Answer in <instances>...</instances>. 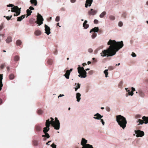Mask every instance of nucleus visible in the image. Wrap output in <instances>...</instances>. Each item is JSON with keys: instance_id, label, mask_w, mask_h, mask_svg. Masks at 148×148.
<instances>
[{"instance_id": "nucleus-56", "label": "nucleus", "mask_w": 148, "mask_h": 148, "mask_svg": "<svg viewBox=\"0 0 148 148\" xmlns=\"http://www.w3.org/2000/svg\"><path fill=\"white\" fill-rule=\"evenodd\" d=\"M76 1V0H71V1L72 3H74Z\"/></svg>"}, {"instance_id": "nucleus-31", "label": "nucleus", "mask_w": 148, "mask_h": 148, "mask_svg": "<svg viewBox=\"0 0 148 148\" xmlns=\"http://www.w3.org/2000/svg\"><path fill=\"white\" fill-rule=\"evenodd\" d=\"M48 64L49 65H51L53 63V61L51 59H49L47 61Z\"/></svg>"}, {"instance_id": "nucleus-29", "label": "nucleus", "mask_w": 148, "mask_h": 148, "mask_svg": "<svg viewBox=\"0 0 148 148\" xmlns=\"http://www.w3.org/2000/svg\"><path fill=\"white\" fill-rule=\"evenodd\" d=\"M9 77L10 79H13L14 77V75L13 74H11L9 75Z\"/></svg>"}, {"instance_id": "nucleus-59", "label": "nucleus", "mask_w": 148, "mask_h": 148, "mask_svg": "<svg viewBox=\"0 0 148 148\" xmlns=\"http://www.w3.org/2000/svg\"><path fill=\"white\" fill-rule=\"evenodd\" d=\"M60 10L62 11H64L65 10L64 8H62Z\"/></svg>"}, {"instance_id": "nucleus-3", "label": "nucleus", "mask_w": 148, "mask_h": 148, "mask_svg": "<svg viewBox=\"0 0 148 148\" xmlns=\"http://www.w3.org/2000/svg\"><path fill=\"white\" fill-rule=\"evenodd\" d=\"M51 120L50 121V123L51 125L54 127L56 130H58L60 128V123L59 121L57 118H55V121H54V119L52 117L50 118Z\"/></svg>"}, {"instance_id": "nucleus-10", "label": "nucleus", "mask_w": 148, "mask_h": 148, "mask_svg": "<svg viewBox=\"0 0 148 148\" xmlns=\"http://www.w3.org/2000/svg\"><path fill=\"white\" fill-rule=\"evenodd\" d=\"M45 33H46L47 35H49L51 33L50 27L46 25H45Z\"/></svg>"}, {"instance_id": "nucleus-22", "label": "nucleus", "mask_w": 148, "mask_h": 148, "mask_svg": "<svg viewBox=\"0 0 148 148\" xmlns=\"http://www.w3.org/2000/svg\"><path fill=\"white\" fill-rule=\"evenodd\" d=\"M30 2L32 4H34V5L36 6L37 4L36 0H30Z\"/></svg>"}, {"instance_id": "nucleus-6", "label": "nucleus", "mask_w": 148, "mask_h": 148, "mask_svg": "<svg viewBox=\"0 0 148 148\" xmlns=\"http://www.w3.org/2000/svg\"><path fill=\"white\" fill-rule=\"evenodd\" d=\"M11 9V12L16 13V14H14V16H18L21 13L20 9L17 6H14Z\"/></svg>"}, {"instance_id": "nucleus-50", "label": "nucleus", "mask_w": 148, "mask_h": 148, "mask_svg": "<svg viewBox=\"0 0 148 148\" xmlns=\"http://www.w3.org/2000/svg\"><path fill=\"white\" fill-rule=\"evenodd\" d=\"M132 56L133 57H136V55L135 54V53L133 52L132 53Z\"/></svg>"}, {"instance_id": "nucleus-54", "label": "nucleus", "mask_w": 148, "mask_h": 148, "mask_svg": "<svg viewBox=\"0 0 148 148\" xmlns=\"http://www.w3.org/2000/svg\"><path fill=\"white\" fill-rule=\"evenodd\" d=\"M80 84H79V83H78L77 88H80Z\"/></svg>"}, {"instance_id": "nucleus-51", "label": "nucleus", "mask_w": 148, "mask_h": 148, "mask_svg": "<svg viewBox=\"0 0 148 148\" xmlns=\"http://www.w3.org/2000/svg\"><path fill=\"white\" fill-rule=\"evenodd\" d=\"M93 50L91 49H88V51L90 53H91L92 52Z\"/></svg>"}, {"instance_id": "nucleus-42", "label": "nucleus", "mask_w": 148, "mask_h": 148, "mask_svg": "<svg viewBox=\"0 0 148 148\" xmlns=\"http://www.w3.org/2000/svg\"><path fill=\"white\" fill-rule=\"evenodd\" d=\"M51 147L53 148H56V145L53 143L51 145Z\"/></svg>"}, {"instance_id": "nucleus-58", "label": "nucleus", "mask_w": 148, "mask_h": 148, "mask_svg": "<svg viewBox=\"0 0 148 148\" xmlns=\"http://www.w3.org/2000/svg\"><path fill=\"white\" fill-rule=\"evenodd\" d=\"M3 101L2 99H0V105L2 103Z\"/></svg>"}, {"instance_id": "nucleus-45", "label": "nucleus", "mask_w": 148, "mask_h": 148, "mask_svg": "<svg viewBox=\"0 0 148 148\" xmlns=\"http://www.w3.org/2000/svg\"><path fill=\"white\" fill-rule=\"evenodd\" d=\"M114 68L112 66H110L108 67V69L110 70H112L114 69Z\"/></svg>"}, {"instance_id": "nucleus-64", "label": "nucleus", "mask_w": 148, "mask_h": 148, "mask_svg": "<svg viewBox=\"0 0 148 148\" xmlns=\"http://www.w3.org/2000/svg\"><path fill=\"white\" fill-rule=\"evenodd\" d=\"M44 140H46V137H44L43 139Z\"/></svg>"}, {"instance_id": "nucleus-35", "label": "nucleus", "mask_w": 148, "mask_h": 148, "mask_svg": "<svg viewBox=\"0 0 148 148\" xmlns=\"http://www.w3.org/2000/svg\"><path fill=\"white\" fill-rule=\"evenodd\" d=\"M33 144L34 146H37L38 144V141L36 140H34L33 141Z\"/></svg>"}, {"instance_id": "nucleus-53", "label": "nucleus", "mask_w": 148, "mask_h": 148, "mask_svg": "<svg viewBox=\"0 0 148 148\" xmlns=\"http://www.w3.org/2000/svg\"><path fill=\"white\" fill-rule=\"evenodd\" d=\"M101 121L102 122V124L104 125L105 123L103 121V120L102 119H101Z\"/></svg>"}, {"instance_id": "nucleus-12", "label": "nucleus", "mask_w": 148, "mask_h": 148, "mask_svg": "<svg viewBox=\"0 0 148 148\" xmlns=\"http://www.w3.org/2000/svg\"><path fill=\"white\" fill-rule=\"evenodd\" d=\"M92 2V0H86L85 4V7L87 8L88 6H90Z\"/></svg>"}, {"instance_id": "nucleus-63", "label": "nucleus", "mask_w": 148, "mask_h": 148, "mask_svg": "<svg viewBox=\"0 0 148 148\" xmlns=\"http://www.w3.org/2000/svg\"><path fill=\"white\" fill-rule=\"evenodd\" d=\"M91 62L90 61H88V65L90 64H91Z\"/></svg>"}, {"instance_id": "nucleus-15", "label": "nucleus", "mask_w": 148, "mask_h": 148, "mask_svg": "<svg viewBox=\"0 0 148 148\" xmlns=\"http://www.w3.org/2000/svg\"><path fill=\"white\" fill-rule=\"evenodd\" d=\"M87 21L85 20L83 23V27L85 29L88 28L89 26V25L87 24Z\"/></svg>"}, {"instance_id": "nucleus-17", "label": "nucleus", "mask_w": 148, "mask_h": 148, "mask_svg": "<svg viewBox=\"0 0 148 148\" xmlns=\"http://www.w3.org/2000/svg\"><path fill=\"white\" fill-rule=\"evenodd\" d=\"M70 73V71L69 70L66 71V73L64 75L67 79H69V78Z\"/></svg>"}, {"instance_id": "nucleus-4", "label": "nucleus", "mask_w": 148, "mask_h": 148, "mask_svg": "<svg viewBox=\"0 0 148 148\" xmlns=\"http://www.w3.org/2000/svg\"><path fill=\"white\" fill-rule=\"evenodd\" d=\"M78 72L79 75H78L79 77L81 78H85L86 77V72L83 67H81L80 66H78L77 68Z\"/></svg>"}, {"instance_id": "nucleus-37", "label": "nucleus", "mask_w": 148, "mask_h": 148, "mask_svg": "<svg viewBox=\"0 0 148 148\" xmlns=\"http://www.w3.org/2000/svg\"><path fill=\"white\" fill-rule=\"evenodd\" d=\"M109 18L111 20H113L115 19V17L114 16L111 15L110 16Z\"/></svg>"}, {"instance_id": "nucleus-5", "label": "nucleus", "mask_w": 148, "mask_h": 148, "mask_svg": "<svg viewBox=\"0 0 148 148\" xmlns=\"http://www.w3.org/2000/svg\"><path fill=\"white\" fill-rule=\"evenodd\" d=\"M87 140L84 138H82V140L81 145L83 146L82 148H94L92 146L89 144H86Z\"/></svg>"}, {"instance_id": "nucleus-1", "label": "nucleus", "mask_w": 148, "mask_h": 148, "mask_svg": "<svg viewBox=\"0 0 148 148\" xmlns=\"http://www.w3.org/2000/svg\"><path fill=\"white\" fill-rule=\"evenodd\" d=\"M108 45H110L107 50H104L101 53V56L103 57L112 56L116 54L117 51L123 46L122 41L116 42L115 40H110L107 43Z\"/></svg>"}, {"instance_id": "nucleus-33", "label": "nucleus", "mask_w": 148, "mask_h": 148, "mask_svg": "<svg viewBox=\"0 0 148 148\" xmlns=\"http://www.w3.org/2000/svg\"><path fill=\"white\" fill-rule=\"evenodd\" d=\"M19 57L17 56H15L14 58V60L15 61H18L19 60Z\"/></svg>"}, {"instance_id": "nucleus-18", "label": "nucleus", "mask_w": 148, "mask_h": 148, "mask_svg": "<svg viewBox=\"0 0 148 148\" xmlns=\"http://www.w3.org/2000/svg\"><path fill=\"white\" fill-rule=\"evenodd\" d=\"M26 16L25 14L24 15H22L21 16L18 17L17 18V21H21L22 19H23L24 18H25Z\"/></svg>"}, {"instance_id": "nucleus-28", "label": "nucleus", "mask_w": 148, "mask_h": 148, "mask_svg": "<svg viewBox=\"0 0 148 148\" xmlns=\"http://www.w3.org/2000/svg\"><path fill=\"white\" fill-rule=\"evenodd\" d=\"M106 12L105 11L103 12L99 16L100 18H103L104 16L106 14Z\"/></svg>"}, {"instance_id": "nucleus-34", "label": "nucleus", "mask_w": 148, "mask_h": 148, "mask_svg": "<svg viewBox=\"0 0 148 148\" xmlns=\"http://www.w3.org/2000/svg\"><path fill=\"white\" fill-rule=\"evenodd\" d=\"M97 34L96 33L93 32L91 36L92 38L93 39L94 38L97 36Z\"/></svg>"}, {"instance_id": "nucleus-38", "label": "nucleus", "mask_w": 148, "mask_h": 148, "mask_svg": "<svg viewBox=\"0 0 148 148\" xmlns=\"http://www.w3.org/2000/svg\"><path fill=\"white\" fill-rule=\"evenodd\" d=\"M138 121L139 123V124H142L144 123L143 120H141L140 119L138 120Z\"/></svg>"}, {"instance_id": "nucleus-7", "label": "nucleus", "mask_w": 148, "mask_h": 148, "mask_svg": "<svg viewBox=\"0 0 148 148\" xmlns=\"http://www.w3.org/2000/svg\"><path fill=\"white\" fill-rule=\"evenodd\" d=\"M50 119H49L47 120L46 121L45 123V125L46 127H44L43 130V132L44 133H47L49 130V127L50 125L51 124V123H50Z\"/></svg>"}, {"instance_id": "nucleus-48", "label": "nucleus", "mask_w": 148, "mask_h": 148, "mask_svg": "<svg viewBox=\"0 0 148 148\" xmlns=\"http://www.w3.org/2000/svg\"><path fill=\"white\" fill-rule=\"evenodd\" d=\"M106 110L108 112H109L110 110V108L108 107H106Z\"/></svg>"}, {"instance_id": "nucleus-19", "label": "nucleus", "mask_w": 148, "mask_h": 148, "mask_svg": "<svg viewBox=\"0 0 148 148\" xmlns=\"http://www.w3.org/2000/svg\"><path fill=\"white\" fill-rule=\"evenodd\" d=\"M81 94L79 93H77L76 94V97L77 98V101L78 102H79L80 101V100L81 98H80V96H81Z\"/></svg>"}, {"instance_id": "nucleus-14", "label": "nucleus", "mask_w": 148, "mask_h": 148, "mask_svg": "<svg viewBox=\"0 0 148 148\" xmlns=\"http://www.w3.org/2000/svg\"><path fill=\"white\" fill-rule=\"evenodd\" d=\"M3 79V75L0 74V91L2 89V87L3 86L2 82V79Z\"/></svg>"}, {"instance_id": "nucleus-49", "label": "nucleus", "mask_w": 148, "mask_h": 148, "mask_svg": "<svg viewBox=\"0 0 148 148\" xmlns=\"http://www.w3.org/2000/svg\"><path fill=\"white\" fill-rule=\"evenodd\" d=\"M14 6V5L12 4H9L7 5V6L8 7H12Z\"/></svg>"}, {"instance_id": "nucleus-30", "label": "nucleus", "mask_w": 148, "mask_h": 148, "mask_svg": "<svg viewBox=\"0 0 148 148\" xmlns=\"http://www.w3.org/2000/svg\"><path fill=\"white\" fill-rule=\"evenodd\" d=\"M22 43V42L20 40H17L16 42V45H20Z\"/></svg>"}, {"instance_id": "nucleus-16", "label": "nucleus", "mask_w": 148, "mask_h": 148, "mask_svg": "<svg viewBox=\"0 0 148 148\" xmlns=\"http://www.w3.org/2000/svg\"><path fill=\"white\" fill-rule=\"evenodd\" d=\"M99 31V28L98 27H95L94 28L92 29L90 32V33H91L92 32H98Z\"/></svg>"}, {"instance_id": "nucleus-39", "label": "nucleus", "mask_w": 148, "mask_h": 148, "mask_svg": "<svg viewBox=\"0 0 148 148\" xmlns=\"http://www.w3.org/2000/svg\"><path fill=\"white\" fill-rule=\"evenodd\" d=\"M42 111L41 110H39L37 111L38 114H41L42 113Z\"/></svg>"}, {"instance_id": "nucleus-9", "label": "nucleus", "mask_w": 148, "mask_h": 148, "mask_svg": "<svg viewBox=\"0 0 148 148\" xmlns=\"http://www.w3.org/2000/svg\"><path fill=\"white\" fill-rule=\"evenodd\" d=\"M135 133L136 134V136L137 137H142L144 135V132L140 130L135 131Z\"/></svg>"}, {"instance_id": "nucleus-13", "label": "nucleus", "mask_w": 148, "mask_h": 148, "mask_svg": "<svg viewBox=\"0 0 148 148\" xmlns=\"http://www.w3.org/2000/svg\"><path fill=\"white\" fill-rule=\"evenodd\" d=\"M94 116H96V117H94V118L96 119H101L103 117V116L101 115L99 113H97L94 115Z\"/></svg>"}, {"instance_id": "nucleus-11", "label": "nucleus", "mask_w": 148, "mask_h": 148, "mask_svg": "<svg viewBox=\"0 0 148 148\" xmlns=\"http://www.w3.org/2000/svg\"><path fill=\"white\" fill-rule=\"evenodd\" d=\"M96 10L91 9L88 12V13L89 15H94L97 13Z\"/></svg>"}, {"instance_id": "nucleus-43", "label": "nucleus", "mask_w": 148, "mask_h": 148, "mask_svg": "<svg viewBox=\"0 0 148 148\" xmlns=\"http://www.w3.org/2000/svg\"><path fill=\"white\" fill-rule=\"evenodd\" d=\"M126 13L125 12H124L122 14V17H124V18H125L126 17Z\"/></svg>"}, {"instance_id": "nucleus-25", "label": "nucleus", "mask_w": 148, "mask_h": 148, "mask_svg": "<svg viewBox=\"0 0 148 148\" xmlns=\"http://www.w3.org/2000/svg\"><path fill=\"white\" fill-rule=\"evenodd\" d=\"M35 34L36 35H39L41 34V32L39 30H37L35 31Z\"/></svg>"}, {"instance_id": "nucleus-23", "label": "nucleus", "mask_w": 148, "mask_h": 148, "mask_svg": "<svg viewBox=\"0 0 148 148\" xmlns=\"http://www.w3.org/2000/svg\"><path fill=\"white\" fill-rule=\"evenodd\" d=\"M36 130L37 131H40L42 130L41 127L39 125L36 126Z\"/></svg>"}, {"instance_id": "nucleus-21", "label": "nucleus", "mask_w": 148, "mask_h": 148, "mask_svg": "<svg viewBox=\"0 0 148 148\" xmlns=\"http://www.w3.org/2000/svg\"><path fill=\"white\" fill-rule=\"evenodd\" d=\"M143 121L145 122V124L147 123H148V117H145V116H144L143 117Z\"/></svg>"}, {"instance_id": "nucleus-36", "label": "nucleus", "mask_w": 148, "mask_h": 148, "mask_svg": "<svg viewBox=\"0 0 148 148\" xmlns=\"http://www.w3.org/2000/svg\"><path fill=\"white\" fill-rule=\"evenodd\" d=\"M108 70H105L104 71V73L105 74L106 77H108Z\"/></svg>"}, {"instance_id": "nucleus-47", "label": "nucleus", "mask_w": 148, "mask_h": 148, "mask_svg": "<svg viewBox=\"0 0 148 148\" xmlns=\"http://www.w3.org/2000/svg\"><path fill=\"white\" fill-rule=\"evenodd\" d=\"M5 64H1V65L0 66V68L1 69H3L5 67Z\"/></svg>"}, {"instance_id": "nucleus-24", "label": "nucleus", "mask_w": 148, "mask_h": 148, "mask_svg": "<svg viewBox=\"0 0 148 148\" xmlns=\"http://www.w3.org/2000/svg\"><path fill=\"white\" fill-rule=\"evenodd\" d=\"M32 12L30 11L29 9H27V17L28 16L30 15L31 14V13Z\"/></svg>"}, {"instance_id": "nucleus-61", "label": "nucleus", "mask_w": 148, "mask_h": 148, "mask_svg": "<svg viewBox=\"0 0 148 148\" xmlns=\"http://www.w3.org/2000/svg\"><path fill=\"white\" fill-rule=\"evenodd\" d=\"M51 142V140L49 141L48 142L46 143L47 145H49V144L50 142Z\"/></svg>"}, {"instance_id": "nucleus-57", "label": "nucleus", "mask_w": 148, "mask_h": 148, "mask_svg": "<svg viewBox=\"0 0 148 148\" xmlns=\"http://www.w3.org/2000/svg\"><path fill=\"white\" fill-rule=\"evenodd\" d=\"M92 73H93L92 71H89L88 72V73L90 75H91L92 74Z\"/></svg>"}, {"instance_id": "nucleus-55", "label": "nucleus", "mask_w": 148, "mask_h": 148, "mask_svg": "<svg viewBox=\"0 0 148 148\" xmlns=\"http://www.w3.org/2000/svg\"><path fill=\"white\" fill-rule=\"evenodd\" d=\"M135 90L134 88L133 87L132 88V91L133 92V91H134Z\"/></svg>"}, {"instance_id": "nucleus-40", "label": "nucleus", "mask_w": 148, "mask_h": 148, "mask_svg": "<svg viewBox=\"0 0 148 148\" xmlns=\"http://www.w3.org/2000/svg\"><path fill=\"white\" fill-rule=\"evenodd\" d=\"M4 17H5L8 20H10L11 17H12V16H4Z\"/></svg>"}, {"instance_id": "nucleus-8", "label": "nucleus", "mask_w": 148, "mask_h": 148, "mask_svg": "<svg viewBox=\"0 0 148 148\" xmlns=\"http://www.w3.org/2000/svg\"><path fill=\"white\" fill-rule=\"evenodd\" d=\"M43 19L42 16L40 14H38V15L37 17V24H38L39 25H40L43 23Z\"/></svg>"}, {"instance_id": "nucleus-41", "label": "nucleus", "mask_w": 148, "mask_h": 148, "mask_svg": "<svg viewBox=\"0 0 148 148\" xmlns=\"http://www.w3.org/2000/svg\"><path fill=\"white\" fill-rule=\"evenodd\" d=\"M60 18L58 16H57L56 18V21L57 22H58L60 21Z\"/></svg>"}, {"instance_id": "nucleus-52", "label": "nucleus", "mask_w": 148, "mask_h": 148, "mask_svg": "<svg viewBox=\"0 0 148 148\" xmlns=\"http://www.w3.org/2000/svg\"><path fill=\"white\" fill-rule=\"evenodd\" d=\"M29 8L30 9L29 10H30V11L31 10H33L34 9V8L32 6L30 7Z\"/></svg>"}, {"instance_id": "nucleus-44", "label": "nucleus", "mask_w": 148, "mask_h": 148, "mask_svg": "<svg viewBox=\"0 0 148 148\" xmlns=\"http://www.w3.org/2000/svg\"><path fill=\"white\" fill-rule=\"evenodd\" d=\"M123 25V23L122 22L120 21L118 25L120 27H121Z\"/></svg>"}, {"instance_id": "nucleus-32", "label": "nucleus", "mask_w": 148, "mask_h": 148, "mask_svg": "<svg viewBox=\"0 0 148 148\" xmlns=\"http://www.w3.org/2000/svg\"><path fill=\"white\" fill-rule=\"evenodd\" d=\"M125 89L127 90V91L128 92L129 95H130L132 96L133 95L134 93L132 91H130V90H127V88H126Z\"/></svg>"}, {"instance_id": "nucleus-2", "label": "nucleus", "mask_w": 148, "mask_h": 148, "mask_svg": "<svg viewBox=\"0 0 148 148\" xmlns=\"http://www.w3.org/2000/svg\"><path fill=\"white\" fill-rule=\"evenodd\" d=\"M116 121L120 126L124 129L127 123L125 118L121 115H118L116 116Z\"/></svg>"}, {"instance_id": "nucleus-20", "label": "nucleus", "mask_w": 148, "mask_h": 148, "mask_svg": "<svg viewBox=\"0 0 148 148\" xmlns=\"http://www.w3.org/2000/svg\"><path fill=\"white\" fill-rule=\"evenodd\" d=\"M138 92L139 93V95L140 96L142 97H144L145 96V94L144 93L140 90H138Z\"/></svg>"}, {"instance_id": "nucleus-26", "label": "nucleus", "mask_w": 148, "mask_h": 148, "mask_svg": "<svg viewBox=\"0 0 148 148\" xmlns=\"http://www.w3.org/2000/svg\"><path fill=\"white\" fill-rule=\"evenodd\" d=\"M6 42L8 43H9L12 41L11 37H8L6 40Z\"/></svg>"}, {"instance_id": "nucleus-60", "label": "nucleus", "mask_w": 148, "mask_h": 148, "mask_svg": "<svg viewBox=\"0 0 148 148\" xmlns=\"http://www.w3.org/2000/svg\"><path fill=\"white\" fill-rule=\"evenodd\" d=\"M87 65V64L86 63H83V64H82V65L83 66H85L86 65Z\"/></svg>"}, {"instance_id": "nucleus-46", "label": "nucleus", "mask_w": 148, "mask_h": 148, "mask_svg": "<svg viewBox=\"0 0 148 148\" xmlns=\"http://www.w3.org/2000/svg\"><path fill=\"white\" fill-rule=\"evenodd\" d=\"M94 22L95 24H97L98 23L99 21L95 19L94 21Z\"/></svg>"}, {"instance_id": "nucleus-62", "label": "nucleus", "mask_w": 148, "mask_h": 148, "mask_svg": "<svg viewBox=\"0 0 148 148\" xmlns=\"http://www.w3.org/2000/svg\"><path fill=\"white\" fill-rule=\"evenodd\" d=\"M92 60H95V62H97V61H96V60L95 59V58H92Z\"/></svg>"}, {"instance_id": "nucleus-27", "label": "nucleus", "mask_w": 148, "mask_h": 148, "mask_svg": "<svg viewBox=\"0 0 148 148\" xmlns=\"http://www.w3.org/2000/svg\"><path fill=\"white\" fill-rule=\"evenodd\" d=\"M45 134L44 135H42V137H45L46 138H48L50 137L49 134L47 133H45Z\"/></svg>"}]
</instances>
